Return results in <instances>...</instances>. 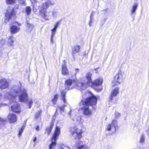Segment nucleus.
<instances>
[{"label": "nucleus", "mask_w": 149, "mask_h": 149, "mask_svg": "<svg viewBox=\"0 0 149 149\" xmlns=\"http://www.w3.org/2000/svg\"><path fill=\"white\" fill-rule=\"evenodd\" d=\"M87 97L85 99L82 100L80 102V105L83 106L80 109L82 111V113L86 116H91L93 113L92 110L89 108L91 107L93 109H95L97 102V98L90 92L86 93Z\"/></svg>", "instance_id": "obj_1"}, {"label": "nucleus", "mask_w": 149, "mask_h": 149, "mask_svg": "<svg viewBox=\"0 0 149 149\" xmlns=\"http://www.w3.org/2000/svg\"><path fill=\"white\" fill-rule=\"evenodd\" d=\"M61 133L60 127L57 126H56L50 139L51 143L49 145V149H54L55 148L56 141L58 139Z\"/></svg>", "instance_id": "obj_2"}, {"label": "nucleus", "mask_w": 149, "mask_h": 149, "mask_svg": "<svg viewBox=\"0 0 149 149\" xmlns=\"http://www.w3.org/2000/svg\"><path fill=\"white\" fill-rule=\"evenodd\" d=\"M71 135L74 139L79 140L82 137L84 132L82 129L79 126H75L70 127V130Z\"/></svg>", "instance_id": "obj_3"}, {"label": "nucleus", "mask_w": 149, "mask_h": 149, "mask_svg": "<svg viewBox=\"0 0 149 149\" xmlns=\"http://www.w3.org/2000/svg\"><path fill=\"white\" fill-rule=\"evenodd\" d=\"M103 80L102 77H99L92 81L91 84L89 86H90L94 88L97 91H101L102 89V87L98 88L100 86H102L103 82Z\"/></svg>", "instance_id": "obj_4"}, {"label": "nucleus", "mask_w": 149, "mask_h": 149, "mask_svg": "<svg viewBox=\"0 0 149 149\" xmlns=\"http://www.w3.org/2000/svg\"><path fill=\"white\" fill-rule=\"evenodd\" d=\"M123 81L122 75L121 71L120 70L113 78L112 81V87L118 85Z\"/></svg>", "instance_id": "obj_5"}, {"label": "nucleus", "mask_w": 149, "mask_h": 149, "mask_svg": "<svg viewBox=\"0 0 149 149\" xmlns=\"http://www.w3.org/2000/svg\"><path fill=\"white\" fill-rule=\"evenodd\" d=\"M54 3L48 0L42 3L39 10V13L42 15H45L46 13V9L50 6L53 5Z\"/></svg>", "instance_id": "obj_6"}, {"label": "nucleus", "mask_w": 149, "mask_h": 149, "mask_svg": "<svg viewBox=\"0 0 149 149\" xmlns=\"http://www.w3.org/2000/svg\"><path fill=\"white\" fill-rule=\"evenodd\" d=\"M10 7H9L6 9V12L5 14V16L6 17V19L8 21L11 19L13 17H15L16 13L15 10L14 8H13L10 12Z\"/></svg>", "instance_id": "obj_7"}, {"label": "nucleus", "mask_w": 149, "mask_h": 149, "mask_svg": "<svg viewBox=\"0 0 149 149\" xmlns=\"http://www.w3.org/2000/svg\"><path fill=\"white\" fill-rule=\"evenodd\" d=\"M55 120L52 119L50 122L49 126L45 127V133L48 136L51 134L54 125Z\"/></svg>", "instance_id": "obj_8"}, {"label": "nucleus", "mask_w": 149, "mask_h": 149, "mask_svg": "<svg viewBox=\"0 0 149 149\" xmlns=\"http://www.w3.org/2000/svg\"><path fill=\"white\" fill-rule=\"evenodd\" d=\"M119 88L117 87L114 88L111 92L109 97V101L112 102L114 98L119 93Z\"/></svg>", "instance_id": "obj_9"}, {"label": "nucleus", "mask_w": 149, "mask_h": 149, "mask_svg": "<svg viewBox=\"0 0 149 149\" xmlns=\"http://www.w3.org/2000/svg\"><path fill=\"white\" fill-rule=\"evenodd\" d=\"M28 95L26 90L23 89L21 94L19 96V101L22 102H25L28 101Z\"/></svg>", "instance_id": "obj_10"}, {"label": "nucleus", "mask_w": 149, "mask_h": 149, "mask_svg": "<svg viewBox=\"0 0 149 149\" xmlns=\"http://www.w3.org/2000/svg\"><path fill=\"white\" fill-rule=\"evenodd\" d=\"M11 109L12 112L19 113L21 111V107L19 104L15 102L11 106Z\"/></svg>", "instance_id": "obj_11"}, {"label": "nucleus", "mask_w": 149, "mask_h": 149, "mask_svg": "<svg viewBox=\"0 0 149 149\" xmlns=\"http://www.w3.org/2000/svg\"><path fill=\"white\" fill-rule=\"evenodd\" d=\"M116 122L117 121L116 120H112L111 123L107 125L106 130L108 131L111 130L112 133L115 132L116 129L114 123Z\"/></svg>", "instance_id": "obj_12"}, {"label": "nucleus", "mask_w": 149, "mask_h": 149, "mask_svg": "<svg viewBox=\"0 0 149 149\" xmlns=\"http://www.w3.org/2000/svg\"><path fill=\"white\" fill-rule=\"evenodd\" d=\"M77 79H68L66 80L65 81L64 86L65 90H69L70 89V87L72 85V83L77 81Z\"/></svg>", "instance_id": "obj_13"}, {"label": "nucleus", "mask_w": 149, "mask_h": 149, "mask_svg": "<svg viewBox=\"0 0 149 149\" xmlns=\"http://www.w3.org/2000/svg\"><path fill=\"white\" fill-rule=\"evenodd\" d=\"M8 118L10 123H15L17 121V117L16 115L14 113H9L8 116Z\"/></svg>", "instance_id": "obj_14"}, {"label": "nucleus", "mask_w": 149, "mask_h": 149, "mask_svg": "<svg viewBox=\"0 0 149 149\" xmlns=\"http://www.w3.org/2000/svg\"><path fill=\"white\" fill-rule=\"evenodd\" d=\"M92 74L90 72H88L86 75V78L87 80V84L89 86L93 81L92 79Z\"/></svg>", "instance_id": "obj_15"}, {"label": "nucleus", "mask_w": 149, "mask_h": 149, "mask_svg": "<svg viewBox=\"0 0 149 149\" xmlns=\"http://www.w3.org/2000/svg\"><path fill=\"white\" fill-rule=\"evenodd\" d=\"M78 88L80 90H84L86 88L87 86H89L87 85V82L82 83H78L77 84Z\"/></svg>", "instance_id": "obj_16"}, {"label": "nucleus", "mask_w": 149, "mask_h": 149, "mask_svg": "<svg viewBox=\"0 0 149 149\" xmlns=\"http://www.w3.org/2000/svg\"><path fill=\"white\" fill-rule=\"evenodd\" d=\"M20 28L17 26L14 25L11 26L10 28V31L11 34H15L19 31Z\"/></svg>", "instance_id": "obj_17"}, {"label": "nucleus", "mask_w": 149, "mask_h": 149, "mask_svg": "<svg viewBox=\"0 0 149 149\" xmlns=\"http://www.w3.org/2000/svg\"><path fill=\"white\" fill-rule=\"evenodd\" d=\"M61 73L62 74L65 75H68L69 73L68 70L65 64H63L62 65V68L61 69Z\"/></svg>", "instance_id": "obj_18"}, {"label": "nucleus", "mask_w": 149, "mask_h": 149, "mask_svg": "<svg viewBox=\"0 0 149 149\" xmlns=\"http://www.w3.org/2000/svg\"><path fill=\"white\" fill-rule=\"evenodd\" d=\"M80 46L79 45H75L72 48V55L75 54L76 53L78 52L80 49Z\"/></svg>", "instance_id": "obj_19"}, {"label": "nucleus", "mask_w": 149, "mask_h": 149, "mask_svg": "<svg viewBox=\"0 0 149 149\" xmlns=\"http://www.w3.org/2000/svg\"><path fill=\"white\" fill-rule=\"evenodd\" d=\"M58 98V94H56L54 95L53 97L52 98L51 100V101L53 104H56Z\"/></svg>", "instance_id": "obj_20"}, {"label": "nucleus", "mask_w": 149, "mask_h": 149, "mask_svg": "<svg viewBox=\"0 0 149 149\" xmlns=\"http://www.w3.org/2000/svg\"><path fill=\"white\" fill-rule=\"evenodd\" d=\"M66 94V92L64 91L63 90H62L61 92V99L62 100L64 103H65L66 100L65 99V96Z\"/></svg>", "instance_id": "obj_21"}, {"label": "nucleus", "mask_w": 149, "mask_h": 149, "mask_svg": "<svg viewBox=\"0 0 149 149\" xmlns=\"http://www.w3.org/2000/svg\"><path fill=\"white\" fill-rule=\"evenodd\" d=\"M14 38L13 36H10L8 39V44L10 46H12L13 45L14 42Z\"/></svg>", "instance_id": "obj_22"}, {"label": "nucleus", "mask_w": 149, "mask_h": 149, "mask_svg": "<svg viewBox=\"0 0 149 149\" xmlns=\"http://www.w3.org/2000/svg\"><path fill=\"white\" fill-rule=\"evenodd\" d=\"M26 26L30 30H32L34 27V26L32 24H31L30 23L29 21L27 20L26 22Z\"/></svg>", "instance_id": "obj_23"}, {"label": "nucleus", "mask_w": 149, "mask_h": 149, "mask_svg": "<svg viewBox=\"0 0 149 149\" xmlns=\"http://www.w3.org/2000/svg\"><path fill=\"white\" fill-rule=\"evenodd\" d=\"M16 2V0H6V3L7 5L14 4Z\"/></svg>", "instance_id": "obj_24"}, {"label": "nucleus", "mask_w": 149, "mask_h": 149, "mask_svg": "<svg viewBox=\"0 0 149 149\" xmlns=\"http://www.w3.org/2000/svg\"><path fill=\"white\" fill-rule=\"evenodd\" d=\"M77 149H89L85 145H78Z\"/></svg>", "instance_id": "obj_25"}, {"label": "nucleus", "mask_w": 149, "mask_h": 149, "mask_svg": "<svg viewBox=\"0 0 149 149\" xmlns=\"http://www.w3.org/2000/svg\"><path fill=\"white\" fill-rule=\"evenodd\" d=\"M31 10L30 7L27 6L25 8V11L27 15H29L30 14Z\"/></svg>", "instance_id": "obj_26"}, {"label": "nucleus", "mask_w": 149, "mask_h": 149, "mask_svg": "<svg viewBox=\"0 0 149 149\" xmlns=\"http://www.w3.org/2000/svg\"><path fill=\"white\" fill-rule=\"evenodd\" d=\"M137 7V4L136 3H135L132 6V9L131 10L132 13H133L136 11Z\"/></svg>", "instance_id": "obj_27"}, {"label": "nucleus", "mask_w": 149, "mask_h": 149, "mask_svg": "<svg viewBox=\"0 0 149 149\" xmlns=\"http://www.w3.org/2000/svg\"><path fill=\"white\" fill-rule=\"evenodd\" d=\"M41 111L40 110L35 113V118L36 119H37L41 115Z\"/></svg>", "instance_id": "obj_28"}, {"label": "nucleus", "mask_w": 149, "mask_h": 149, "mask_svg": "<svg viewBox=\"0 0 149 149\" xmlns=\"http://www.w3.org/2000/svg\"><path fill=\"white\" fill-rule=\"evenodd\" d=\"M8 86V84L7 83L5 82L1 87V88L2 89H5Z\"/></svg>", "instance_id": "obj_29"}, {"label": "nucleus", "mask_w": 149, "mask_h": 149, "mask_svg": "<svg viewBox=\"0 0 149 149\" xmlns=\"http://www.w3.org/2000/svg\"><path fill=\"white\" fill-rule=\"evenodd\" d=\"M145 141V137L144 135L142 134L141 135L139 141L140 143H142L144 142Z\"/></svg>", "instance_id": "obj_30"}, {"label": "nucleus", "mask_w": 149, "mask_h": 149, "mask_svg": "<svg viewBox=\"0 0 149 149\" xmlns=\"http://www.w3.org/2000/svg\"><path fill=\"white\" fill-rule=\"evenodd\" d=\"M33 103V101L32 100L29 101V102L28 103V107L29 108H30L31 107L32 104Z\"/></svg>", "instance_id": "obj_31"}, {"label": "nucleus", "mask_w": 149, "mask_h": 149, "mask_svg": "<svg viewBox=\"0 0 149 149\" xmlns=\"http://www.w3.org/2000/svg\"><path fill=\"white\" fill-rule=\"evenodd\" d=\"M6 121V120H5L3 119L2 118L0 117V125L4 124Z\"/></svg>", "instance_id": "obj_32"}, {"label": "nucleus", "mask_w": 149, "mask_h": 149, "mask_svg": "<svg viewBox=\"0 0 149 149\" xmlns=\"http://www.w3.org/2000/svg\"><path fill=\"white\" fill-rule=\"evenodd\" d=\"M56 29V28L54 27L51 30V31L52 32V35H54Z\"/></svg>", "instance_id": "obj_33"}, {"label": "nucleus", "mask_w": 149, "mask_h": 149, "mask_svg": "<svg viewBox=\"0 0 149 149\" xmlns=\"http://www.w3.org/2000/svg\"><path fill=\"white\" fill-rule=\"evenodd\" d=\"M24 126H23L21 128V129L20 130H19V135H20L22 134V132H23V130L24 129Z\"/></svg>", "instance_id": "obj_34"}, {"label": "nucleus", "mask_w": 149, "mask_h": 149, "mask_svg": "<svg viewBox=\"0 0 149 149\" xmlns=\"http://www.w3.org/2000/svg\"><path fill=\"white\" fill-rule=\"evenodd\" d=\"M65 106V105H63L62 107H60V111H64V108Z\"/></svg>", "instance_id": "obj_35"}, {"label": "nucleus", "mask_w": 149, "mask_h": 149, "mask_svg": "<svg viewBox=\"0 0 149 149\" xmlns=\"http://www.w3.org/2000/svg\"><path fill=\"white\" fill-rule=\"evenodd\" d=\"M60 24V21H58V22H56L54 27L57 28L58 27V26Z\"/></svg>", "instance_id": "obj_36"}, {"label": "nucleus", "mask_w": 149, "mask_h": 149, "mask_svg": "<svg viewBox=\"0 0 149 149\" xmlns=\"http://www.w3.org/2000/svg\"><path fill=\"white\" fill-rule=\"evenodd\" d=\"M54 35H52L51 37V42L52 43H53V36H54Z\"/></svg>", "instance_id": "obj_37"}, {"label": "nucleus", "mask_w": 149, "mask_h": 149, "mask_svg": "<svg viewBox=\"0 0 149 149\" xmlns=\"http://www.w3.org/2000/svg\"><path fill=\"white\" fill-rule=\"evenodd\" d=\"M36 130L37 131H38L39 130L40 128H39V127L38 125L37 126V127L36 128Z\"/></svg>", "instance_id": "obj_38"}, {"label": "nucleus", "mask_w": 149, "mask_h": 149, "mask_svg": "<svg viewBox=\"0 0 149 149\" xmlns=\"http://www.w3.org/2000/svg\"><path fill=\"white\" fill-rule=\"evenodd\" d=\"M75 70L76 71V73H75V74H76L79 72V69H78V68H76V69H75Z\"/></svg>", "instance_id": "obj_39"}, {"label": "nucleus", "mask_w": 149, "mask_h": 149, "mask_svg": "<svg viewBox=\"0 0 149 149\" xmlns=\"http://www.w3.org/2000/svg\"><path fill=\"white\" fill-rule=\"evenodd\" d=\"M36 139H37V137H34V139H33V141L34 142H35L36 141Z\"/></svg>", "instance_id": "obj_40"}, {"label": "nucleus", "mask_w": 149, "mask_h": 149, "mask_svg": "<svg viewBox=\"0 0 149 149\" xmlns=\"http://www.w3.org/2000/svg\"><path fill=\"white\" fill-rule=\"evenodd\" d=\"M21 4L22 5H25V2L24 1H22V2Z\"/></svg>", "instance_id": "obj_41"}, {"label": "nucleus", "mask_w": 149, "mask_h": 149, "mask_svg": "<svg viewBox=\"0 0 149 149\" xmlns=\"http://www.w3.org/2000/svg\"><path fill=\"white\" fill-rule=\"evenodd\" d=\"M97 69H98V68H96L95 69V70H97Z\"/></svg>", "instance_id": "obj_42"}, {"label": "nucleus", "mask_w": 149, "mask_h": 149, "mask_svg": "<svg viewBox=\"0 0 149 149\" xmlns=\"http://www.w3.org/2000/svg\"><path fill=\"white\" fill-rule=\"evenodd\" d=\"M61 148V149H63V148Z\"/></svg>", "instance_id": "obj_43"}]
</instances>
